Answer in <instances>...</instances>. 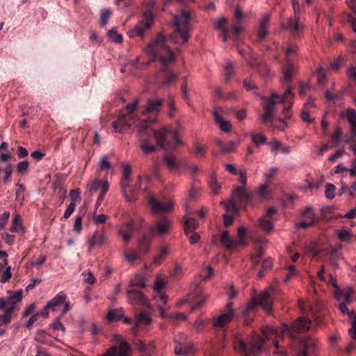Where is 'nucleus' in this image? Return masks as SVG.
I'll return each mask as SVG.
<instances>
[{
	"label": "nucleus",
	"instance_id": "8",
	"mask_svg": "<svg viewBox=\"0 0 356 356\" xmlns=\"http://www.w3.org/2000/svg\"><path fill=\"white\" fill-rule=\"evenodd\" d=\"M22 299V292L21 291L14 293L6 300L0 298V310L4 312L3 315L0 316L1 323L7 324L10 322L13 314L17 309V304L21 302Z\"/></svg>",
	"mask_w": 356,
	"mask_h": 356
},
{
	"label": "nucleus",
	"instance_id": "22",
	"mask_svg": "<svg viewBox=\"0 0 356 356\" xmlns=\"http://www.w3.org/2000/svg\"><path fill=\"white\" fill-rule=\"evenodd\" d=\"M122 195L127 202H132L138 200L140 186H134L127 183L125 186H120Z\"/></svg>",
	"mask_w": 356,
	"mask_h": 356
},
{
	"label": "nucleus",
	"instance_id": "43",
	"mask_svg": "<svg viewBox=\"0 0 356 356\" xmlns=\"http://www.w3.org/2000/svg\"><path fill=\"white\" fill-rule=\"evenodd\" d=\"M273 265V261L270 258H267L265 260H264L261 270L257 273V277L261 279L262 278L265 273L270 270Z\"/></svg>",
	"mask_w": 356,
	"mask_h": 356
},
{
	"label": "nucleus",
	"instance_id": "37",
	"mask_svg": "<svg viewBox=\"0 0 356 356\" xmlns=\"http://www.w3.org/2000/svg\"><path fill=\"white\" fill-rule=\"evenodd\" d=\"M216 144L220 148L222 154H225L227 152L233 151L236 146V143L234 141H229L227 143H224L219 139L216 140Z\"/></svg>",
	"mask_w": 356,
	"mask_h": 356
},
{
	"label": "nucleus",
	"instance_id": "21",
	"mask_svg": "<svg viewBox=\"0 0 356 356\" xmlns=\"http://www.w3.org/2000/svg\"><path fill=\"white\" fill-rule=\"evenodd\" d=\"M237 51L248 63V64L253 67L259 64V60L257 54L249 46H245L244 48L237 44Z\"/></svg>",
	"mask_w": 356,
	"mask_h": 356
},
{
	"label": "nucleus",
	"instance_id": "14",
	"mask_svg": "<svg viewBox=\"0 0 356 356\" xmlns=\"http://www.w3.org/2000/svg\"><path fill=\"white\" fill-rule=\"evenodd\" d=\"M264 343V339H261V341L259 340V342L248 346L244 341H239L235 344L234 349L243 356H258L261 352Z\"/></svg>",
	"mask_w": 356,
	"mask_h": 356
},
{
	"label": "nucleus",
	"instance_id": "26",
	"mask_svg": "<svg viewBox=\"0 0 356 356\" xmlns=\"http://www.w3.org/2000/svg\"><path fill=\"white\" fill-rule=\"evenodd\" d=\"M171 227L170 220L167 217H163L155 222L154 228L160 236L167 234Z\"/></svg>",
	"mask_w": 356,
	"mask_h": 356
},
{
	"label": "nucleus",
	"instance_id": "5",
	"mask_svg": "<svg viewBox=\"0 0 356 356\" xmlns=\"http://www.w3.org/2000/svg\"><path fill=\"white\" fill-rule=\"evenodd\" d=\"M273 292V289H270L252 298L247 306L241 311L242 316L244 318L243 324L245 325H250L259 306L268 313L272 310Z\"/></svg>",
	"mask_w": 356,
	"mask_h": 356
},
{
	"label": "nucleus",
	"instance_id": "59",
	"mask_svg": "<svg viewBox=\"0 0 356 356\" xmlns=\"http://www.w3.org/2000/svg\"><path fill=\"white\" fill-rule=\"evenodd\" d=\"M316 76L318 79V83L320 85L324 84L326 76H325V70L322 67H319L316 71Z\"/></svg>",
	"mask_w": 356,
	"mask_h": 356
},
{
	"label": "nucleus",
	"instance_id": "38",
	"mask_svg": "<svg viewBox=\"0 0 356 356\" xmlns=\"http://www.w3.org/2000/svg\"><path fill=\"white\" fill-rule=\"evenodd\" d=\"M118 356H131V346L125 341H120L119 348H118Z\"/></svg>",
	"mask_w": 356,
	"mask_h": 356
},
{
	"label": "nucleus",
	"instance_id": "15",
	"mask_svg": "<svg viewBox=\"0 0 356 356\" xmlns=\"http://www.w3.org/2000/svg\"><path fill=\"white\" fill-rule=\"evenodd\" d=\"M234 310L233 309V302L229 301L225 308L222 310L221 314L213 318V325L214 327L222 328L228 323L232 321L234 317Z\"/></svg>",
	"mask_w": 356,
	"mask_h": 356
},
{
	"label": "nucleus",
	"instance_id": "34",
	"mask_svg": "<svg viewBox=\"0 0 356 356\" xmlns=\"http://www.w3.org/2000/svg\"><path fill=\"white\" fill-rule=\"evenodd\" d=\"M67 296L64 292H59L52 300L48 302V307L54 310L55 307L65 302Z\"/></svg>",
	"mask_w": 356,
	"mask_h": 356
},
{
	"label": "nucleus",
	"instance_id": "48",
	"mask_svg": "<svg viewBox=\"0 0 356 356\" xmlns=\"http://www.w3.org/2000/svg\"><path fill=\"white\" fill-rule=\"evenodd\" d=\"M225 71L224 81L225 83H228L234 75V67L232 62H229L227 64L225 68Z\"/></svg>",
	"mask_w": 356,
	"mask_h": 356
},
{
	"label": "nucleus",
	"instance_id": "27",
	"mask_svg": "<svg viewBox=\"0 0 356 356\" xmlns=\"http://www.w3.org/2000/svg\"><path fill=\"white\" fill-rule=\"evenodd\" d=\"M134 231V224L133 221H130L123 224L119 229V233L122 236L125 243L129 241Z\"/></svg>",
	"mask_w": 356,
	"mask_h": 356
},
{
	"label": "nucleus",
	"instance_id": "17",
	"mask_svg": "<svg viewBox=\"0 0 356 356\" xmlns=\"http://www.w3.org/2000/svg\"><path fill=\"white\" fill-rule=\"evenodd\" d=\"M174 342L175 343V354L179 356H190L193 352V346L191 342L186 341L185 335L180 334L177 336Z\"/></svg>",
	"mask_w": 356,
	"mask_h": 356
},
{
	"label": "nucleus",
	"instance_id": "31",
	"mask_svg": "<svg viewBox=\"0 0 356 356\" xmlns=\"http://www.w3.org/2000/svg\"><path fill=\"white\" fill-rule=\"evenodd\" d=\"M220 241L227 249H234L238 247L236 241L233 240L227 231L222 232Z\"/></svg>",
	"mask_w": 356,
	"mask_h": 356
},
{
	"label": "nucleus",
	"instance_id": "6",
	"mask_svg": "<svg viewBox=\"0 0 356 356\" xmlns=\"http://www.w3.org/2000/svg\"><path fill=\"white\" fill-rule=\"evenodd\" d=\"M194 18L195 14L186 9L173 15L174 37L177 39L175 41L176 43L179 42V40L181 44L188 42L192 31L191 22Z\"/></svg>",
	"mask_w": 356,
	"mask_h": 356
},
{
	"label": "nucleus",
	"instance_id": "51",
	"mask_svg": "<svg viewBox=\"0 0 356 356\" xmlns=\"http://www.w3.org/2000/svg\"><path fill=\"white\" fill-rule=\"evenodd\" d=\"M108 188H109L108 183L105 182L104 184V185L102 186V191H101V192L97 197V200L96 201V203H95L96 207H98L102 204V201L104 200V199L105 197L106 193L108 191Z\"/></svg>",
	"mask_w": 356,
	"mask_h": 356
},
{
	"label": "nucleus",
	"instance_id": "7",
	"mask_svg": "<svg viewBox=\"0 0 356 356\" xmlns=\"http://www.w3.org/2000/svg\"><path fill=\"white\" fill-rule=\"evenodd\" d=\"M263 337H260L261 339H269L271 337L274 336L275 339L273 341L275 348L277 350L275 353L280 355V356H286V351L285 350L284 337H289V327L287 325H284V329H275L273 327H264L262 329Z\"/></svg>",
	"mask_w": 356,
	"mask_h": 356
},
{
	"label": "nucleus",
	"instance_id": "29",
	"mask_svg": "<svg viewBox=\"0 0 356 356\" xmlns=\"http://www.w3.org/2000/svg\"><path fill=\"white\" fill-rule=\"evenodd\" d=\"M213 117L220 129L224 132L228 133L232 131V126L229 121L223 120L222 117L217 111H213Z\"/></svg>",
	"mask_w": 356,
	"mask_h": 356
},
{
	"label": "nucleus",
	"instance_id": "2",
	"mask_svg": "<svg viewBox=\"0 0 356 356\" xmlns=\"http://www.w3.org/2000/svg\"><path fill=\"white\" fill-rule=\"evenodd\" d=\"M152 60H159L161 62V70L164 74V85L174 83L177 76L168 69L167 64L175 60V55L170 48L166 44L165 37L159 33L156 39L150 42L145 49Z\"/></svg>",
	"mask_w": 356,
	"mask_h": 356
},
{
	"label": "nucleus",
	"instance_id": "62",
	"mask_svg": "<svg viewBox=\"0 0 356 356\" xmlns=\"http://www.w3.org/2000/svg\"><path fill=\"white\" fill-rule=\"evenodd\" d=\"M130 284L131 286H136L138 288H144L145 286V284L141 277H136L134 279H131Z\"/></svg>",
	"mask_w": 356,
	"mask_h": 356
},
{
	"label": "nucleus",
	"instance_id": "41",
	"mask_svg": "<svg viewBox=\"0 0 356 356\" xmlns=\"http://www.w3.org/2000/svg\"><path fill=\"white\" fill-rule=\"evenodd\" d=\"M259 226L266 233H269L273 228V225L271 219L262 216L259 219Z\"/></svg>",
	"mask_w": 356,
	"mask_h": 356
},
{
	"label": "nucleus",
	"instance_id": "60",
	"mask_svg": "<svg viewBox=\"0 0 356 356\" xmlns=\"http://www.w3.org/2000/svg\"><path fill=\"white\" fill-rule=\"evenodd\" d=\"M12 277L11 273V266H8L5 270V271L1 275L0 282L2 283H6L10 280Z\"/></svg>",
	"mask_w": 356,
	"mask_h": 356
},
{
	"label": "nucleus",
	"instance_id": "12",
	"mask_svg": "<svg viewBox=\"0 0 356 356\" xmlns=\"http://www.w3.org/2000/svg\"><path fill=\"white\" fill-rule=\"evenodd\" d=\"M154 22V16L152 12L145 11L143 15V19L135 26V27L128 31L127 34L130 38L136 36L143 37L145 31L148 30Z\"/></svg>",
	"mask_w": 356,
	"mask_h": 356
},
{
	"label": "nucleus",
	"instance_id": "36",
	"mask_svg": "<svg viewBox=\"0 0 356 356\" xmlns=\"http://www.w3.org/2000/svg\"><path fill=\"white\" fill-rule=\"evenodd\" d=\"M24 227L22 225V221L19 214L14 216L10 231L13 232H24Z\"/></svg>",
	"mask_w": 356,
	"mask_h": 356
},
{
	"label": "nucleus",
	"instance_id": "25",
	"mask_svg": "<svg viewBox=\"0 0 356 356\" xmlns=\"http://www.w3.org/2000/svg\"><path fill=\"white\" fill-rule=\"evenodd\" d=\"M163 163L170 172H177L181 167V163L170 152H166L164 155Z\"/></svg>",
	"mask_w": 356,
	"mask_h": 356
},
{
	"label": "nucleus",
	"instance_id": "32",
	"mask_svg": "<svg viewBox=\"0 0 356 356\" xmlns=\"http://www.w3.org/2000/svg\"><path fill=\"white\" fill-rule=\"evenodd\" d=\"M207 300V296L202 293L200 289H196L195 291L194 297L191 300L193 305L191 306V312L200 307Z\"/></svg>",
	"mask_w": 356,
	"mask_h": 356
},
{
	"label": "nucleus",
	"instance_id": "11",
	"mask_svg": "<svg viewBox=\"0 0 356 356\" xmlns=\"http://www.w3.org/2000/svg\"><path fill=\"white\" fill-rule=\"evenodd\" d=\"M291 341H293L295 356H308V350L315 347V344L310 337H298L295 338L291 333Z\"/></svg>",
	"mask_w": 356,
	"mask_h": 356
},
{
	"label": "nucleus",
	"instance_id": "9",
	"mask_svg": "<svg viewBox=\"0 0 356 356\" xmlns=\"http://www.w3.org/2000/svg\"><path fill=\"white\" fill-rule=\"evenodd\" d=\"M152 136L154 137L157 145L161 147H165L169 145L168 139L170 137L172 138L176 145L183 144V142L179 138L178 134L166 127H163L159 130L154 131Z\"/></svg>",
	"mask_w": 356,
	"mask_h": 356
},
{
	"label": "nucleus",
	"instance_id": "4",
	"mask_svg": "<svg viewBox=\"0 0 356 356\" xmlns=\"http://www.w3.org/2000/svg\"><path fill=\"white\" fill-rule=\"evenodd\" d=\"M285 54L286 57V63L283 66V80L282 84L284 88V92L283 95H280L277 93H273L266 102H263V108L264 113L261 116V122L264 124L273 121L275 115V106L277 104H283L289 95V66L288 65V57L289 56V47L285 49Z\"/></svg>",
	"mask_w": 356,
	"mask_h": 356
},
{
	"label": "nucleus",
	"instance_id": "63",
	"mask_svg": "<svg viewBox=\"0 0 356 356\" xmlns=\"http://www.w3.org/2000/svg\"><path fill=\"white\" fill-rule=\"evenodd\" d=\"M344 193H347L350 198H353L355 197L354 193L350 191L349 186L345 184H342L339 191L338 195H341Z\"/></svg>",
	"mask_w": 356,
	"mask_h": 356
},
{
	"label": "nucleus",
	"instance_id": "18",
	"mask_svg": "<svg viewBox=\"0 0 356 356\" xmlns=\"http://www.w3.org/2000/svg\"><path fill=\"white\" fill-rule=\"evenodd\" d=\"M108 243V238L104 227L97 229L94 233L88 238L87 243L88 250L90 252L94 248H100Z\"/></svg>",
	"mask_w": 356,
	"mask_h": 356
},
{
	"label": "nucleus",
	"instance_id": "35",
	"mask_svg": "<svg viewBox=\"0 0 356 356\" xmlns=\"http://www.w3.org/2000/svg\"><path fill=\"white\" fill-rule=\"evenodd\" d=\"M124 316V311L122 308L110 310L106 316V320L108 322H116L121 319Z\"/></svg>",
	"mask_w": 356,
	"mask_h": 356
},
{
	"label": "nucleus",
	"instance_id": "20",
	"mask_svg": "<svg viewBox=\"0 0 356 356\" xmlns=\"http://www.w3.org/2000/svg\"><path fill=\"white\" fill-rule=\"evenodd\" d=\"M302 215L305 220L296 224L295 225L296 229H305L309 227L314 225L317 221V218L313 213V208L311 206L307 207L306 209L302 211Z\"/></svg>",
	"mask_w": 356,
	"mask_h": 356
},
{
	"label": "nucleus",
	"instance_id": "46",
	"mask_svg": "<svg viewBox=\"0 0 356 356\" xmlns=\"http://www.w3.org/2000/svg\"><path fill=\"white\" fill-rule=\"evenodd\" d=\"M209 187L212 190L213 193L216 195L218 191L221 188V186L216 179V175L213 174L209 181Z\"/></svg>",
	"mask_w": 356,
	"mask_h": 356
},
{
	"label": "nucleus",
	"instance_id": "19",
	"mask_svg": "<svg viewBox=\"0 0 356 356\" xmlns=\"http://www.w3.org/2000/svg\"><path fill=\"white\" fill-rule=\"evenodd\" d=\"M312 327V321L307 316H299L291 323V331L300 334L307 332Z\"/></svg>",
	"mask_w": 356,
	"mask_h": 356
},
{
	"label": "nucleus",
	"instance_id": "30",
	"mask_svg": "<svg viewBox=\"0 0 356 356\" xmlns=\"http://www.w3.org/2000/svg\"><path fill=\"white\" fill-rule=\"evenodd\" d=\"M13 172V165L11 163H7L4 168L0 167V181L10 182Z\"/></svg>",
	"mask_w": 356,
	"mask_h": 356
},
{
	"label": "nucleus",
	"instance_id": "10",
	"mask_svg": "<svg viewBox=\"0 0 356 356\" xmlns=\"http://www.w3.org/2000/svg\"><path fill=\"white\" fill-rule=\"evenodd\" d=\"M346 118L350 124V132L343 136V142L348 144L356 154V111L353 108L347 110Z\"/></svg>",
	"mask_w": 356,
	"mask_h": 356
},
{
	"label": "nucleus",
	"instance_id": "55",
	"mask_svg": "<svg viewBox=\"0 0 356 356\" xmlns=\"http://www.w3.org/2000/svg\"><path fill=\"white\" fill-rule=\"evenodd\" d=\"M108 35L112 41L116 43H121L122 42V36L118 34L114 29L108 31Z\"/></svg>",
	"mask_w": 356,
	"mask_h": 356
},
{
	"label": "nucleus",
	"instance_id": "56",
	"mask_svg": "<svg viewBox=\"0 0 356 356\" xmlns=\"http://www.w3.org/2000/svg\"><path fill=\"white\" fill-rule=\"evenodd\" d=\"M29 163L27 161H23L17 163V171L20 175L25 174L29 169Z\"/></svg>",
	"mask_w": 356,
	"mask_h": 356
},
{
	"label": "nucleus",
	"instance_id": "13",
	"mask_svg": "<svg viewBox=\"0 0 356 356\" xmlns=\"http://www.w3.org/2000/svg\"><path fill=\"white\" fill-rule=\"evenodd\" d=\"M292 5L294 12L295 22L293 24L291 22V37L293 36L294 38H298L302 34L304 29L303 22L300 17L302 8L298 0H293Z\"/></svg>",
	"mask_w": 356,
	"mask_h": 356
},
{
	"label": "nucleus",
	"instance_id": "50",
	"mask_svg": "<svg viewBox=\"0 0 356 356\" xmlns=\"http://www.w3.org/2000/svg\"><path fill=\"white\" fill-rule=\"evenodd\" d=\"M168 254V247L164 246L161 248L159 254L154 257L153 263L155 265H158L161 263V260H163L166 255Z\"/></svg>",
	"mask_w": 356,
	"mask_h": 356
},
{
	"label": "nucleus",
	"instance_id": "49",
	"mask_svg": "<svg viewBox=\"0 0 356 356\" xmlns=\"http://www.w3.org/2000/svg\"><path fill=\"white\" fill-rule=\"evenodd\" d=\"M252 140L253 143L259 146L260 145H263L266 143L267 138L266 136L261 134H251Z\"/></svg>",
	"mask_w": 356,
	"mask_h": 356
},
{
	"label": "nucleus",
	"instance_id": "33",
	"mask_svg": "<svg viewBox=\"0 0 356 356\" xmlns=\"http://www.w3.org/2000/svg\"><path fill=\"white\" fill-rule=\"evenodd\" d=\"M184 233L186 235H189L191 232H194L199 227V223L195 218H188L184 216Z\"/></svg>",
	"mask_w": 356,
	"mask_h": 356
},
{
	"label": "nucleus",
	"instance_id": "47",
	"mask_svg": "<svg viewBox=\"0 0 356 356\" xmlns=\"http://www.w3.org/2000/svg\"><path fill=\"white\" fill-rule=\"evenodd\" d=\"M111 10L109 9H105L102 10L99 22V24L102 27H104L106 26L108 19L111 18Z\"/></svg>",
	"mask_w": 356,
	"mask_h": 356
},
{
	"label": "nucleus",
	"instance_id": "1",
	"mask_svg": "<svg viewBox=\"0 0 356 356\" xmlns=\"http://www.w3.org/2000/svg\"><path fill=\"white\" fill-rule=\"evenodd\" d=\"M139 102L135 99L122 109L117 120L112 122V127L115 132H124L136 124L140 134V147L145 154L155 150V146L149 143V139L155 130L152 129L150 124L156 120V115L161 111L163 100L162 99H149L141 110L142 119L136 113Z\"/></svg>",
	"mask_w": 356,
	"mask_h": 356
},
{
	"label": "nucleus",
	"instance_id": "24",
	"mask_svg": "<svg viewBox=\"0 0 356 356\" xmlns=\"http://www.w3.org/2000/svg\"><path fill=\"white\" fill-rule=\"evenodd\" d=\"M270 23V16L265 15L259 22V29L257 31V42H261L268 35V26Z\"/></svg>",
	"mask_w": 356,
	"mask_h": 356
},
{
	"label": "nucleus",
	"instance_id": "28",
	"mask_svg": "<svg viewBox=\"0 0 356 356\" xmlns=\"http://www.w3.org/2000/svg\"><path fill=\"white\" fill-rule=\"evenodd\" d=\"M266 144L270 147V151L272 154H277L278 152H281L284 154L289 153V148L286 146H284L281 142L276 139H274L273 141H270Z\"/></svg>",
	"mask_w": 356,
	"mask_h": 356
},
{
	"label": "nucleus",
	"instance_id": "52",
	"mask_svg": "<svg viewBox=\"0 0 356 356\" xmlns=\"http://www.w3.org/2000/svg\"><path fill=\"white\" fill-rule=\"evenodd\" d=\"M351 235L352 234L350 229H341L337 231L338 238L343 241H350Z\"/></svg>",
	"mask_w": 356,
	"mask_h": 356
},
{
	"label": "nucleus",
	"instance_id": "58",
	"mask_svg": "<svg viewBox=\"0 0 356 356\" xmlns=\"http://www.w3.org/2000/svg\"><path fill=\"white\" fill-rule=\"evenodd\" d=\"M243 86L248 91L254 90V94L259 95L257 92L258 88L257 86L252 83L250 79H245L243 80Z\"/></svg>",
	"mask_w": 356,
	"mask_h": 356
},
{
	"label": "nucleus",
	"instance_id": "23",
	"mask_svg": "<svg viewBox=\"0 0 356 356\" xmlns=\"http://www.w3.org/2000/svg\"><path fill=\"white\" fill-rule=\"evenodd\" d=\"M129 302L134 305H145L147 299L142 292L137 290H129L127 292Z\"/></svg>",
	"mask_w": 356,
	"mask_h": 356
},
{
	"label": "nucleus",
	"instance_id": "57",
	"mask_svg": "<svg viewBox=\"0 0 356 356\" xmlns=\"http://www.w3.org/2000/svg\"><path fill=\"white\" fill-rule=\"evenodd\" d=\"M341 136H342L341 130L339 128H337L335 131L331 136V139H332L333 145L334 146L339 145Z\"/></svg>",
	"mask_w": 356,
	"mask_h": 356
},
{
	"label": "nucleus",
	"instance_id": "39",
	"mask_svg": "<svg viewBox=\"0 0 356 356\" xmlns=\"http://www.w3.org/2000/svg\"><path fill=\"white\" fill-rule=\"evenodd\" d=\"M151 238L147 235H144L139 240L138 248L141 254H145L149 248Z\"/></svg>",
	"mask_w": 356,
	"mask_h": 356
},
{
	"label": "nucleus",
	"instance_id": "44",
	"mask_svg": "<svg viewBox=\"0 0 356 356\" xmlns=\"http://www.w3.org/2000/svg\"><path fill=\"white\" fill-rule=\"evenodd\" d=\"M247 230L245 227H241L238 229L237 239L236 240L238 246H244L246 245L245 238Z\"/></svg>",
	"mask_w": 356,
	"mask_h": 356
},
{
	"label": "nucleus",
	"instance_id": "45",
	"mask_svg": "<svg viewBox=\"0 0 356 356\" xmlns=\"http://www.w3.org/2000/svg\"><path fill=\"white\" fill-rule=\"evenodd\" d=\"M131 173V169L130 165H125L123 168V175L120 181V186H125L130 181V176Z\"/></svg>",
	"mask_w": 356,
	"mask_h": 356
},
{
	"label": "nucleus",
	"instance_id": "16",
	"mask_svg": "<svg viewBox=\"0 0 356 356\" xmlns=\"http://www.w3.org/2000/svg\"><path fill=\"white\" fill-rule=\"evenodd\" d=\"M146 198L151 212L154 214L170 212L173 209L174 204L172 201L161 202L149 194L147 195Z\"/></svg>",
	"mask_w": 356,
	"mask_h": 356
},
{
	"label": "nucleus",
	"instance_id": "64",
	"mask_svg": "<svg viewBox=\"0 0 356 356\" xmlns=\"http://www.w3.org/2000/svg\"><path fill=\"white\" fill-rule=\"evenodd\" d=\"M257 68L258 72L263 76H268L269 72V69L268 66L266 64L260 63L259 62V64L257 66H254Z\"/></svg>",
	"mask_w": 356,
	"mask_h": 356
},
{
	"label": "nucleus",
	"instance_id": "42",
	"mask_svg": "<svg viewBox=\"0 0 356 356\" xmlns=\"http://www.w3.org/2000/svg\"><path fill=\"white\" fill-rule=\"evenodd\" d=\"M266 240L264 238H261L259 239V243H260V246L256 250V252L252 254L251 259L253 264H257L259 262V259L263 256L264 252L262 250V245L265 244Z\"/></svg>",
	"mask_w": 356,
	"mask_h": 356
},
{
	"label": "nucleus",
	"instance_id": "54",
	"mask_svg": "<svg viewBox=\"0 0 356 356\" xmlns=\"http://www.w3.org/2000/svg\"><path fill=\"white\" fill-rule=\"evenodd\" d=\"M335 189H336V187L332 184H327L325 185V194L327 199L332 200L334 197Z\"/></svg>",
	"mask_w": 356,
	"mask_h": 356
},
{
	"label": "nucleus",
	"instance_id": "40",
	"mask_svg": "<svg viewBox=\"0 0 356 356\" xmlns=\"http://www.w3.org/2000/svg\"><path fill=\"white\" fill-rule=\"evenodd\" d=\"M105 182H107L106 181H102L99 179L93 180L91 181L87 187V192L90 193V195H92L94 193H95L97 190L101 189L102 188V186Z\"/></svg>",
	"mask_w": 356,
	"mask_h": 356
},
{
	"label": "nucleus",
	"instance_id": "53",
	"mask_svg": "<svg viewBox=\"0 0 356 356\" xmlns=\"http://www.w3.org/2000/svg\"><path fill=\"white\" fill-rule=\"evenodd\" d=\"M151 321H152V318L148 315H147L145 313H141L137 318L136 324V325H147L150 324Z\"/></svg>",
	"mask_w": 356,
	"mask_h": 356
},
{
	"label": "nucleus",
	"instance_id": "3",
	"mask_svg": "<svg viewBox=\"0 0 356 356\" xmlns=\"http://www.w3.org/2000/svg\"><path fill=\"white\" fill-rule=\"evenodd\" d=\"M270 195V186L268 183L261 186L257 190L248 193L243 187H237L229 199L228 202L222 201L220 204L224 205L228 211L232 210L237 211L238 207H245L257 201H261L268 197Z\"/></svg>",
	"mask_w": 356,
	"mask_h": 356
},
{
	"label": "nucleus",
	"instance_id": "61",
	"mask_svg": "<svg viewBox=\"0 0 356 356\" xmlns=\"http://www.w3.org/2000/svg\"><path fill=\"white\" fill-rule=\"evenodd\" d=\"M82 220L83 217L81 216H76L73 226L74 232L80 233L82 231Z\"/></svg>",
	"mask_w": 356,
	"mask_h": 356
}]
</instances>
